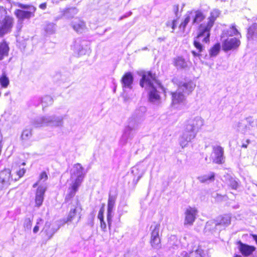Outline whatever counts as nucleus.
Wrapping results in <instances>:
<instances>
[{
  "label": "nucleus",
  "mask_w": 257,
  "mask_h": 257,
  "mask_svg": "<svg viewBox=\"0 0 257 257\" xmlns=\"http://www.w3.org/2000/svg\"><path fill=\"white\" fill-rule=\"evenodd\" d=\"M83 171L84 168L79 163L75 164L73 169L70 170L71 183L69 184L67 193L64 198V203H68V205L73 204L71 200L78 192L85 176Z\"/></svg>",
  "instance_id": "f257e3e1"
},
{
  "label": "nucleus",
  "mask_w": 257,
  "mask_h": 257,
  "mask_svg": "<svg viewBox=\"0 0 257 257\" xmlns=\"http://www.w3.org/2000/svg\"><path fill=\"white\" fill-rule=\"evenodd\" d=\"M219 14L220 12L218 10H214L210 14V16L208 19V22L207 23H203L199 26L197 38L195 41V45L199 50L201 49V47L199 41L201 40V38L204 37L203 38V41L205 42L209 41L210 30L213 27L216 19L219 16Z\"/></svg>",
  "instance_id": "f03ea898"
},
{
  "label": "nucleus",
  "mask_w": 257,
  "mask_h": 257,
  "mask_svg": "<svg viewBox=\"0 0 257 257\" xmlns=\"http://www.w3.org/2000/svg\"><path fill=\"white\" fill-rule=\"evenodd\" d=\"M64 119V116L62 115H52L38 116L34 118L32 120L31 123L35 127H40L43 126L60 127L63 125Z\"/></svg>",
  "instance_id": "7ed1b4c3"
},
{
  "label": "nucleus",
  "mask_w": 257,
  "mask_h": 257,
  "mask_svg": "<svg viewBox=\"0 0 257 257\" xmlns=\"http://www.w3.org/2000/svg\"><path fill=\"white\" fill-rule=\"evenodd\" d=\"M16 6L23 9H18L15 11V14L18 19V27L21 28L24 19H29L35 16L36 8L32 5H25L19 3H16Z\"/></svg>",
  "instance_id": "20e7f679"
},
{
  "label": "nucleus",
  "mask_w": 257,
  "mask_h": 257,
  "mask_svg": "<svg viewBox=\"0 0 257 257\" xmlns=\"http://www.w3.org/2000/svg\"><path fill=\"white\" fill-rule=\"evenodd\" d=\"M140 85L148 91V99L150 102L159 101L161 99L159 88L163 89L160 81H140Z\"/></svg>",
  "instance_id": "39448f33"
},
{
  "label": "nucleus",
  "mask_w": 257,
  "mask_h": 257,
  "mask_svg": "<svg viewBox=\"0 0 257 257\" xmlns=\"http://www.w3.org/2000/svg\"><path fill=\"white\" fill-rule=\"evenodd\" d=\"M194 88V86L191 81H188L184 83L182 85H180L179 86V92H172V103L173 105L180 104L184 102L185 100L184 96L182 92L190 93Z\"/></svg>",
  "instance_id": "423d86ee"
},
{
  "label": "nucleus",
  "mask_w": 257,
  "mask_h": 257,
  "mask_svg": "<svg viewBox=\"0 0 257 257\" xmlns=\"http://www.w3.org/2000/svg\"><path fill=\"white\" fill-rule=\"evenodd\" d=\"M185 17L184 20L179 26V29L182 32H184L186 27L189 22L192 21V25L197 24L205 19L203 14L199 11L188 12Z\"/></svg>",
  "instance_id": "0eeeda50"
},
{
  "label": "nucleus",
  "mask_w": 257,
  "mask_h": 257,
  "mask_svg": "<svg viewBox=\"0 0 257 257\" xmlns=\"http://www.w3.org/2000/svg\"><path fill=\"white\" fill-rule=\"evenodd\" d=\"M160 224L159 223L154 222V224L151 226V235L150 238V243L151 246L155 249H160L161 248V234L159 232Z\"/></svg>",
  "instance_id": "6e6552de"
},
{
  "label": "nucleus",
  "mask_w": 257,
  "mask_h": 257,
  "mask_svg": "<svg viewBox=\"0 0 257 257\" xmlns=\"http://www.w3.org/2000/svg\"><path fill=\"white\" fill-rule=\"evenodd\" d=\"M81 212L82 210V205L78 198H76L75 203L72 204L68 215L66 218H63L60 221L62 225L66 223H71L75 217L78 211Z\"/></svg>",
  "instance_id": "1a4fd4ad"
},
{
  "label": "nucleus",
  "mask_w": 257,
  "mask_h": 257,
  "mask_svg": "<svg viewBox=\"0 0 257 257\" xmlns=\"http://www.w3.org/2000/svg\"><path fill=\"white\" fill-rule=\"evenodd\" d=\"M61 225H62V223L52 224L50 221H46L41 232L45 235L46 241L52 238L54 235L59 230Z\"/></svg>",
  "instance_id": "9d476101"
},
{
  "label": "nucleus",
  "mask_w": 257,
  "mask_h": 257,
  "mask_svg": "<svg viewBox=\"0 0 257 257\" xmlns=\"http://www.w3.org/2000/svg\"><path fill=\"white\" fill-rule=\"evenodd\" d=\"M198 212L196 207L189 206L185 211L184 225H192L196 219Z\"/></svg>",
  "instance_id": "9b49d317"
},
{
  "label": "nucleus",
  "mask_w": 257,
  "mask_h": 257,
  "mask_svg": "<svg viewBox=\"0 0 257 257\" xmlns=\"http://www.w3.org/2000/svg\"><path fill=\"white\" fill-rule=\"evenodd\" d=\"M236 243L238 245V249L243 256L247 257L250 256L256 250V247L254 245L244 243L240 240L236 241Z\"/></svg>",
  "instance_id": "f8f14e48"
},
{
  "label": "nucleus",
  "mask_w": 257,
  "mask_h": 257,
  "mask_svg": "<svg viewBox=\"0 0 257 257\" xmlns=\"http://www.w3.org/2000/svg\"><path fill=\"white\" fill-rule=\"evenodd\" d=\"M46 190L47 188L44 186H38L35 193V207L39 208L43 205Z\"/></svg>",
  "instance_id": "ddd939ff"
},
{
  "label": "nucleus",
  "mask_w": 257,
  "mask_h": 257,
  "mask_svg": "<svg viewBox=\"0 0 257 257\" xmlns=\"http://www.w3.org/2000/svg\"><path fill=\"white\" fill-rule=\"evenodd\" d=\"M203 125L202 120L199 118H194L188 121L186 126L185 132L187 134L193 133V138L195 137V132L199 129Z\"/></svg>",
  "instance_id": "4468645a"
},
{
  "label": "nucleus",
  "mask_w": 257,
  "mask_h": 257,
  "mask_svg": "<svg viewBox=\"0 0 257 257\" xmlns=\"http://www.w3.org/2000/svg\"><path fill=\"white\" fill-rule=\"evenodd\" d=\"M240 44V41L236 38H227L222 43V49L224 51L236 49Z\"/></svg>",
  "instance_id": "2eb2a0df"
},
{
  "label": "nucleus",
  "mask_w": 257,
  "mask_h": 257,
  "mask_svg": "<svg viewBox=\"0 0 257 257\" xmlns=\"http://www.w3.org/2000/svg\"><path fill=\"white\" fill-rule=\"evenodd\" d=\"M13 23V19L10 17H6L1 23L0 26V37L10 31Z\"/></svg>",
  "instance_id": "dca6fc26"
},
{
  "label": "nucleus",
  "mask_w": 257,
  "mask_h": 257,
  "mask_svg": "<svg viewBox=\"0 0 257 257\" xmlns=\"http://www.w3.org/2000/svg\"><path fill=\"white\" fill-rule=\"evenodd\" d=\"M136 73L142 78L140 80H157V75L153 71L140 70Z\"/></svg>",
  "instance_id": "f3484780"
},
{
  "label": "nucleus",
  "mask_w": 257,
  "mask_h": 257,
  "mask_svg": "<svg viewBox=\"0 0 257 257\" xmlns=\"http://www.w3.org/2000/svg\"><path fill=\"white\" fill-rule=\"evenodd\" d=\"M213 154L214 155V158L213 159V163L217 164H221L223 163V149L221 147H214Z\"/></svg>",
  "instance_id": "a211bd4d"
},
{
  "label": "nucleus",
  "mask_w": 257,
  "mask_h": 257,
  "mask_svg": "<svg viewBox=\"0 0 257 257\" xmlns=\"http://www.w3.org/2000/svg\"><path fill=\"white\" fill-rule=\"evenodd\" d=\"M71 26L76 33L79 34L84 32L86 29L85 22L79 19H75L71 22Z\"/></svg>",
  "instance_id": "6ab92c4d"
},
{
  "label": "nucleus",
  "mask_w": 257,
  "mask_h": 257,
  "mask_svg": "<svg viewBox=\"0 0 257 257\" xmlns=\"http://www.w3.org/2000/svg\"><path fill=\"white\" fill-rule=\"evenodd\" d=\"M11 176V171L9 169H4L0 172V183L3 185H7L9 184L10 179L13 180Z\"/></svg>",
  "instance_id": "aec40b11"
},
{
  "label": "nucleus",
  "mask_w": 257,
  "mask_h": 257,
  "mask_svg": "<svg viewBox=\"0 0 257 257\" xmlns=\"http://www.w3.org/2000/svg\"><path fill=\"white\" fill-rule=\"evenodd\" d=\"M112 213V195L111 191L109 193V198L107 205V221L109 230L110 231L111 226V218Z\"/></svg>",
  "instance_id": "412c9836"
},
{
  "label": "nucleus",
  "mask_w": 257,
  "mask_h": 257,
  "mask_svg": "<svg viewBox=\"0 0 257 257\" xmlns=\"http://www.w3.org/2000/svg\"><path fill=\"white\" fill-rule=\"evenodd\" d=\"M174 65L178 69H185L188 66V63L185 59L181 56L173 59Z\"/></svg>",
  "instance_id": "4be33fe9"
},
{
  "label": "nucleus",
  "mask_w": 257,
  "mask_h": 257,
  "mask_svg": "<svg viewBox=\"0 0 257 257\" xmlns=\"http://www.w3.org/2000/svg\"><path fill=\"white\" fill-rule=\"evenodd\" d=\"M9 47L6 42L0 43V61L3 60L9 55Z\"/></svg>",
  "instance_id": "5701e85b"
},
{
  "label": "nucleus",
  "mask_w": 257,
  "mask_h": 257,
  "mask_svg": "<svg viewBox=\"0 0 257 257\" xmlns=\"http://www.w3.org/2000/svg\"><path fill=\"white\" fill-rule=\"evenodd\" d=\"M73 47L74 50L80 56L85 55L87 52L86 49L81 45L80 41L79 40L75 41Z\"/></svg>",
  "instance_id": "b1692460"
},
{
  "label": "nucleus",
  "mask_w": 257,
  "mask_h": 257,
  "mask_svg": "<svg viewBox=\"0 0 257 257\" xmlns=\"http://www.w3.org/2000/svg\"><path fill=\"white\" fill-rule=\"evenodd\" d=\"M247 38L248 40H254L257 38V24L252 25L248 29Z\"/></svg>",
  "instance_id": "393cba45"
},
{
  "label": "nucleus",
  "mask_w": 257,
  "mask_h": 257,
  "mask_svg": "<svg viewBox=\"0 0 257 257\" xmlns=\"http://www.w3.org/2000/svg\"><path fill=\"white\" fill-rule=\"evenodd\" d=\"M78 12L76 8H68L63 11V16L67 19H72L78 13Z\"/></svg>",
  "instance_id": "a878e982"
},
{
  "label": "nucleus",
  "mask_w": 257,
  "mask_h": 257,
  "mask_svg": "<svg viewBox=\"0 0 257 257\" xmlns=\"http://www.w3.org/2000/svg\"><path fill=\"white\" fill-rule=\"evenodd\" d=\"M41 100L43 111H45L46 107L51 105L53 103V99L50 95H45L43 97H41Z\"/></svg>",
  "instance_id": "bb28decb"
},
{
  "label": "nucleus",
  "mask_w": 257,
  "mask_h": 257,
  "mask_svg": "<svg viewBox=\"0 0 257 257\" xmlns=\"http://www.w3.org/2000/svg\"><path fill=\"white\" fill-rule=\"evenodd\" d=\"M33 220V215L26 217L24 219L23 226L26 231H30L31 230Z\"/></svg>",
  "instance_id": "cd10ccee"
},
{
  "label": "nucleus",
  "mask_w": 257,
  "mask_h": 257,
  "mask_svg": "<svg viewBox=\"0 0 257 257\" xmlns=\"http://www.w3.org/2000/svg\"><path fill=\"white\" fill-rule=\"evenodd\" d=\"M32 129H26L23 131L21 138L24 143L28 141L31 138L32 136Z\"/></svg>",
  "instance_id": "c85d7f7f"
},
{
  "label": "nucleus",
  "mask_w": 257,
  "mask_h": 257,
  "mask_svg": "<svg viewBox=\"0 0 257 257\" xmlns=\"http://www.w3.org/2000/svg\"><path fill=\"white\" fill-rule=\"evenodd\" d=\"M220 49V44L217 43L214 46L211 48V49L209 51V55L210 57H215L217 56Z\"/></svg>",
  "instance_id": "c756f323"
},
{
  "label": "nucleus",
  "mask_w": 257,
  "mask_h": 257,
  "mask_svg": "<svg viewBox=\"0 0 257 257\" xmlns=\"http://www.w3.org/2000/svg\"><path fill=\"white\" fill-rule=\"evenodd\" d=\"M230 223V219L228 216H222L216 223V225L226 226Z\"/></svg>",
  "instance_id": "7c9ffc66"
},
{
  "label": "nucleus",
  "mask_w": 257,
  "mask_h": 257,
  "mask_svg": "<svg viewBox=\"0 0 257 257\" xmlns=\"http://www.w3.org/2000/svg\"><path fill=\"white\" fill-rule=\"evenodd\" d=\"M28 104L29 106H38L40 104H41V97L34 96L32 97L29 101Z\"/></svg>",
  "instance_id": "2f4dec72"
},
{
  "label": "nucleus",
  "mask_w": 257,
  "mask_h": 257,
  "mask_svg": "<svg viewBox=\"0 0 257 257\" xmlns=\"http://www.w3.org/2000/svg\"><path fill=\"white\" fill-rule=\"evenodd\" d=\"M45 31L48 34H53L56 31V25L54 23L47 24L45 27Z\"/></svg>",
  "instance_id": "473e14b6"
},
{
  "label": "nucleus",
  "mask_w": 257,
  "mask_h": 257,
  "mask_svg": "<svg viewBox=\"0 0 257 257\" xmlns=\"http://www.w3.org/2000/svg\"><path fill=\"white\" fill-rule=\"evenodd\" d=\"M214 178L215 174L214 173H211L209 176L204 175L199 178L200 182L202 183H205L208 181H213Z\"/></svg>",
  "instance_id": "72a5a7b5"
},
{
  "label": "nucleus",
  "mask_w": 257,
  "mask_h": 257,
  "mask_svg": "<svg viewBox=\"0 0 257 257\" xmlns=\"http://www.w3.org/2000/svg\"><path fill=\"white\" fill-rule=\"evenodd\" d=\"M227 33L230 36L239 35L241 37L240 33L236 28V26L234 24L232 25L231 27L230 28V30L227 31Z\"/></svg>",
  "instance_id": "f704fd0d"
},
{
  "label": "nucleus",
  "mask_w": 257,
  "mask_h": 257,
  "mask_svg": "<svg viewBox=\"0 0 257 257\" xmlns=\"http://www.w3.org/2000/svg\"><path fill=\"white\" fill-rule=\"evenodd\" d=\"M203 37H202V38H201V40L199 41V44H200V45H201V49H200V50H199V49H198V48L195 46V41L197 39V37L195 38V39H194V46L195 47V48L198 50V52H195V51H192V54H193V56H195V57H199V56H200V53H201V52L203 51V46H202V45H201V42H204V43H207V42H205V41H203V40H203Z\"/></svg>",
  "instance_id": "c9c22d12"
},
{
  "label": "nucleus",
  "mask_w": 257,
  "mask_h": 257,
  "mask_svg": "<svg viewBox=\"0 0 257 257\" xmlns=\"http://www.w3.org/2000/svg\"><path fill=\"white\" fill-rule=\"evenodd\" d=\"M44 220L42 218H38L37 219L36 223L33 229V232L36 234L39 230L40 225L43 224Z\"/></svg>",
  "instance_id": "e433bc0d"
},
{
  "label": "nucleus",
  "mask_w": 257,
  "mask_h": 257,
  "mask_svg": "<svg viewBox=\"0 0 257 257\" xmlns=\"http://www.w3.org/2000/svg\"><path fill=\"white\" fill-rule=\"evenodd\" d=\"M95 214L94 211L91 212L89 215H88L87 224L88 225L90 226L91 227H93L94 225V219L95 218Z\"/></svg>",
  "instance_id": "4c0bfd02"
},
{
  "label": "nucleus",
  "mask_w": 257,
  "mask_h": 257,
  "mask_svg": "<svg viewBox=\"0 0 257 257\" xmlns=\"http://www.w3.org/2000/svg\"><path fill=\"white\" fill-rule=\"evenodd\" d=\"M105 210V204H102L98 212L97 218L98 219H104V212Z\"/></svg>",
  "instance_id": "58836bf2"
},
{
  "label": "nucleus",
  "mask_w": 257,
  "mask_h": 257,
  "mask_svg": "<svg viewBox=\"0 0 257 257\" xmlns=\"http://www.w3.org/2000/svg\"><path fill=\"white\" fill-rule=\"evenodd\" d=\"M133 79L132 74L131 72H127L123 75L121 80H133Z\"/></svg>",
  "instance_id": "ea45409f"
},
{
  "label": "nucleus",
  "mask_w": 257,
  "mask_h": 257,
  "mask_svg": "<svg viewBox=\"0 0 257 257\" xmlns=\"http://www.w3.org/2000/svg\"><path fill=\"white\" fill-rule=\"evenodd\" d=\"M229 186L231 189L236 190L238 188V184L236 181L232 179L230 181Z\"/></svg>",
  "instance_id": "a19ab883"
},
{
  "label": "nucleus",
  "mask_w": 257,
  "mask_h": 257,
  "mask_svg": "<svg viewBox=\"0 0 257 257\" xmlns=\"http://www.w3.org/2000/svg\"><path fill=\"white\" fill-rule=\"evenodd\" d=\"M48 179V175L45 171H42L39 175V180L45 181Z\"/></svg>",
  "instance_id": "79ce46f5"
},
{
  "label": "nucleus",
  "mask_w": 257,
  "mask_h": 257,
  "mask_svg": "<svg viewBox=\"0 0 257 257\" xmlns=\"http://www.w3.org/2000/svg\"><path fill=\"white\" fill-rule=\"evenodd\" d=\"M26 169L25 168L20 169L19 171H17V175L19 176L18 179L22 177L26 173Z\"/></svg>",
  "instance_id": "37998d69"
},
{
  "label": "nucleus",
  "mask_w": 257,
  "mask_h": 257,
  "mask_svg": "<svg viewBox=\"0 0 257 257\" xmlns=\"http://www.w3.org/2000/svg\"><path fill=\"white\" fill-rule=\"evenodd\" d=\"M171 28L172 29V32H174V30L177 28V20H174L172 21H171Z\"/></svg>",
  "instance_id": "c03bdc74"
},
{
  "label": "nucleus",
  "mask_w": 257,
  "mask_h": 257,
  "mask_svg": "<svg viewBox=\"0 0 257 257\" xmlns=\"http://www.w3.org/2000/svg\"><path fill=\"white\" fill-rule=\"evenodd\" d=\"M100 227L103 231H105L106 229V224L105 222L104 219L100 220Z\"/></svg>",
  "instance_id": "a18cd8bd"
},
{
  "label": "nucleus",
  "mask_w": 257,
  "mask_h": 257,
  "mask_svg": "<svg viewBox=\"0 0 257 257\" xmlns=\"http://www.w3.org/2000/svg\"><path fill=\"white\" fill-rule=\"evenodd\" d=\"M123 87L125 88H131L133 81H122Z\"/></svg>",
  "instance_id": "49530a36"
},
{
  "label": "nucleus",
  "mask_w": 257,
  "mask_h": 257,
  "mask_svg": "<svg viewBox=\"0 0 257 257\" xmlns=\"http://www.w3.org/2000/svg\"><path fill=\"white\" fill-rule=\"evenodd\" d=\"M10 84V81H0V84L2 88H7Z\"/></svg>",
  "instance_id": "de8ad7c7"
},
{
  "label": "nucleus",
  "mask_w": 257,
  "mask_h": 257,
  "mask_svg": "<svg viewBox=\"0 0 257 257\" xmlns=\"http://www.w3.org/2000/svg\"><path fill=\"white\" fill-rule=\"evenodd\" d=\"M0 80H9V78L7 77V75L5 72H3L2 76L0 77Z\"/></svg>",
  "instance_id": "09e8293b"
},
{
  "label": "nucleus",
  "mask_w": 257,
  "mask_h": 257,
  "mask_svg": "<svg viewBox=\"0 0 257 257\" xmlns=\"http://www.w3.org/2000/svg\"><path fill=\"white\" fill-rule=\"evenodd\" d=\"M224 196H225L219 194H217L216 195V197H215V198L217 200H222Z\"/></svg>",
  "instance_id": "8fccbe9b"
},
{
  "label": "nucleus",
  "mask_w": 257,
  "mask_h": 257,
  "mask_svg": "<svg viewBox=\"0 0 257 257\" xmlns=\"http://www.w3.org/2000/svg\"><path fill=\"white\" fill-rule=\"evenodd\" d=\"M173 11L175 14L177 15V13L179 11V6L178 5H175L173 7Z\"/></svg>",
  "instance_id": "3c124183"
},
{
  "label": "nucleus",
  "mask_w": 257,
  "mask_h": 257,
  "mask_svg": "<svg viewBox=\"0 0 257 257\" xmlns=\"http://www.w3.org/2000/svg\"><path fill=\"white\" fill-rule=\"evenodd\" d=\"M250 236L252 237L253 240L255 241V243L257 244V235L255 234L251 233L250 234Z\"/></svg>",
  "instance_id": "603ef678"
},
{
  "label": "nucleus",
  "mask_w": 257,
  "mask_h": 257,
  "mask_svg": "<svg viewBox=\"0 0 257 257\" xmlns=\"http://www.w3.org/2000/svg\"><path fill=\"white\" fill-rule=\"evenodd\" d=\"M46 3H44L40 4L39 6V8L42 10H45L46 8Z\"/></svg>",
  "instance_id": "864d4df0"
},
{
  "label": "nucleus",
  "mask_w": 257,
  "mask_h": 257,
  "mask_svg": "<svg viewBox=\"0 0 257 257\" xmlns=\"http://www.w3.org/2000/svg\"><path fill=\"white\" fill-rule=\"evenodd\" d=\"M246 144H242V145H241V147H242V148H246L247 147V146H248V145L249 144L250 141H249V140H247L246 141Z\"/></svg>",
  "instance_id": "5fc2aeb1"
},
{
  "label": "nucleus",
  "mask_w": 257,
  "mask_h": 257,
  "mask_svg": "<svg viewBox=\"0 0 257 257\" xmlns=\"http://www.w3.org/2000/svg\"><path fill=\"white\" fill-rule=\"evenodd\" d=\"M5 10L3 7H0V18L2 17L3 14L5 13Z\"/></svg>",
  "instance_id": "6e6d98bb"
},
{
  "label": "nucleus",
  "mask_w": 257,
  "mask_h": 257,
  "mask_svg": "<svg viewBox=\"0 0 257 257\" xmlns=\"http://www.w3.org/2000/svg\"><path fill=\"white\" fill-rule=\"evenodd\" d=\"M38 184H39V182H37L36 183H35L33 185V188H36L38 186Z\"/></svg>",
  "instance_id": "4d7b16f0"
},
{
  "label": "nucleus",
  "mask_w": 257,
  "mask_h": 257,
  "mask_svg": "<svg viewBox=\"0 0 257 257\" xmlns=\"http://www.w3.org/2000/svg\"><path fill=\"white\" fill-rule=\"evenodd\" d=\"M232 257H243V256H242L241 254L235 253Z\"/></svg>",
  "instance_id": "13d9d810"
},
{
  "label": "nucleus",
  "mask_w": 257,
  "mask_h": 257,
  "mask_svg": "<svg viewBox=\"0 0 257 257\" xmlns=\"http://www.w3.org/2000/svg\"><path fill=\"white\" fill-rule=\"evenodd\" d=\"M171 21H168V22H167L166 25H167V27H171Z\"/></svg>",
  "instance_id": "bf43d9fd"
},
{
  "label": "nucleus",
  "mask_w": 257,
  "mask_h": 257,
  "mask_svg": "<svg viewBox=\"0 0 257 257\" xmlns=\"http://www.w3.org/2000/svg\"><path fill=\"white\" fill-rule=\"evenodd\" d=\"M183 257H190V254L189 253H185Z\"/></svg>",
  "instance_id": "052dcab7"
},
{
  "label": "nucleus",
  "mask_w": 257,
  "mask_h": 257,
  "mask_svg": "<svg viewBox=\"0 0 257 257\" xmlns=\"http://www.w3.org/2000/svg\"><path fill=\"white\" fill-rule=\"evenodd\" d=\"M195 257H203L200 253H197Z\"/></svg>",
  "instance_id": "680f3d73"
},
{
  "label": "nucleus",
  "mask_w": 257,
  "mask_h": 257,
  "mask_svg": "<svg viewBox=\"0 0 257 257\" xmlns=\"http://www.w3.org/2000/svg\"><path fill=\"white\" fill-rule=\"evenodd\" d=\"M80 213H81V212H80V211L78 212V214L79 215V218L78 219V221H79L80 220L81 217V214H80Z\"/></svg>",
  "instance_id": "e2e57ef3"
},
{
  "label": "nucleus",
  "mask_w": 257,
  "mask_h": 257,
  "mask_svg": "<svg viewBox=\"0 0 257 257\" xmlns=\"http://www.w3.org/2000/svg\"><path fill=\"white\" fill-rule=\"evenodd\" d=\"M22 165L23 166H25L26 165V163L25 162H23L22 164Z\"/></svg>",
  "instance_id": "0e129e2a"
},
{
  "label": "nucleus",
  "mask_w": 257,
  "mask_h": 257,
  "mask_svg": "<svg viewBox=\"0 0 257 257\" xmlns=\"http://www.w3.org/2000/svg\"><path fill=\"white\" fill-rule=\"evenodd\" d=\"M9 92L6 93L5 95H6V96L8 95L9 94Z\"/></svg>",
  "instance_id": "69168bd1"
},
{
  "label": "nucleus",
  "mask_w": 257,
  "mask_h": 257,
  "mask_svg": "<svg viewBox=\"0 0 257 257\" xmlns=\"http://www.w3.org/2000/svg\"><path fill=\"white\" fill-rule=\"evenodd\" d=\"M146 49H147V47H145L143 49V50H146Z\"/></svg>",
  "instance_id": "338daca9"
}]
</instances>
